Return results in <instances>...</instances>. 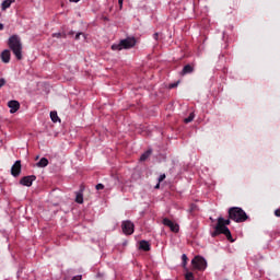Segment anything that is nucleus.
<instances>
[{
    "instance_id": "cd10ccee",
    "label": "nucleus",
    "mask_w": 280,
    "mask_h": 280,
    "mask_svg": "<svg viewBox=\"0 0 280 280\" xmlns=\"http://www.w3.org/2000/svg\"><path fill=\"white\" fill-rule=\"evenodd\" d=\"M72 280H82V276H74Z\"/></svg>"
},
{
    "instance_id": "412c9836",
    "label": "nucleus",
    "mask_w": 280,
    "mask_h": 280,
    "mask_svg": "<svg viewBox=\"0 0 280 280\" xmlns=\"http://www.w3.org/2000/svg\"><path fill=\"white\" fill-rule=\"evenodd\" d=\"M185 279H186V280H194V273H192V272H187V273L185 275Z\"/></svg>"
},
{
    "instance_id": "393cba45",
    "label": "nucleus",
    "mask_w": 280,
    "mask_h": 280,
    "mask_svg": "<svg viewBox=\"0 0 280 280\" xmlns=\"http://www.w3.org/2000/svg\"><path fill=\"white\" fill-rule=\"evenodd\" d=\"M80 36H84V34H83V33H78V34L75 35V40H80Z\"/></svg>"
},
{
    "instance_id": "6e6552de",
    "label": "nucleus",
    "mask_w": 280,
    "mask_h": 280,
    "mask_svg": "<svg viewBox=\"0 0 280 280\" xmlns=\"http://www.w3.org/2000/svg\"><path fill=\"white\" fill-rule=\"evenodd\" d=\"M34 180H36V175L24 176L20 179V185H23V187H32Z\"/></svg>"
},
{
    "instance_id": "c85d7f7f",
    "label": "nucleus",
    "mask_w": 280,
    "mask_h": 280,
    "mask_svg": "<svg viewBox=\"0 0 280 280\" xmlns=\"http://www.w3.org/2000/svg\"><path fill=\"white\" fill-rule=\"evenodd\" d=\"M153 38H154V40H159V33H154Z\"/></svg>"
},
{
    "instance_id": "a211bd4d",
    "label": "nucleus",
    "mask_w": 280,
    "mask_h": 280,
    "mask_svg": "<svg viewBox=\"0 0 280 280\" xmlns=\"http://www.w3.org/2000/svg\"><path fill=\"white\" fill-rule=\"evenodd\" d=\"M75 202H78V205H82L84 202V196L82 195V192L77 194Z\"/></svg>"
},
{
    "instance_id": "f03ea898",
    "label": "nucleus",
    "mask_w": 280,
    "mask_h": 280,
    "mask_svg": "<svg viewBox=\"0 0 280 280\" xmlns=\"http://www.w3.org/2000/svg\"><path fill=\"white\" fill-rule=\"evenodd\" d=\"M8 46L15 56L16 60H23V43L19 35L9 37Z\"/></svg>"
},
{
    "instance_id": "b1692460",
    "label": "nucleus",
    "mask_w": 280,
    "mask_h": 280,
    "mask_svg": "<svg viewBox=\"0 0 280 280\" xmlns=\"http://www.w3.org/2000/svg\"><path fill=\"white\" fill-rule=\"evenodd\" d=\"M5 86V79H0V89Z\"/></svg>"
},
{
    "instance_id": "c756f323",
    "label": "nucleus",
    "mask_w": 280,
    "mask_h": 280,
    "mask_svg": "<svg viewBox=\"0 0 280 280\" xmlns=\"http://www.w3.org/2000/svg\"><path fill=\"white\" fill-rule=\"evenodd\" d=\"M118 4L120 5V8H124V0H118Z\"/></svg>"
},
{
    "instance_id": "aec40b11",
    "label": "nucleus",
    "mask_w": 280,
    "mask_h": 280,
    "mask_svg": "<svg viewBox=\"0 0 280 280\" xmlns=\"http://www.w3.org/2000/svg\"><path fill=\"white\" fill-rule=\"evenodd\" d=\"M54 38H67V34L65 33H55L52 34Z\"/></svg>"
},
{
    "instance_id": "1a4fd4ad",
    "label": "nucleus",
    "mask_w": 280,
    "mask_h": 280,
    "mask_svg": "<svg viewBox=\"0 0 280 280\" xmlns=\"http://www.w3.org/2000/svg\"><path fill=\"white\" fill-rule=\"evenodd\" d=\"M162 224H164V226H168V229L173 232V233H178V231H180V228L178 226V224L173 223L172 220L164 218L162 221Z\"/></svg>"
},
{
    "instance_id": "7ed1b4c3",
    "label": "nucleus",
    "mask_w": 280,
    "mask_h": 280,
    "mask_svg": "<svg viewBox=\"0 0 280 280\" xmlns=\"http://www.w3.org/2000/svg\"><path fill=\"white\" fill-rule=\"evenodd\" d=\"M229 218L234 222L242 223L248 220V214L240 207H233L229 209Z\"/></svg>"
},
{
    "instance_id": "f704fd0d",
    "label": "nucleus",
    "mask_w": 280,
    "mask_h": 280,
    "mask_svg": "<svg viewBox=\"0 0 280 280\" xmlns=\"http://www.w3.org/2000/svg\"><path fill=\"white\" fill-rule=\"evenodd\" d=\"M174 86H176V84H174V85H171V89H174Z\"/></svg>"
},
{
    "instance_id": "2f4dec72",
    "label": "nucleus",
    "mask_w": 280,
    "mask_h": 280,
    "mask_svg": "<svg viewBox=\"0 0 280 280\" xmlns=\"http://www.w3.org/2000/svg\"><path fill=\"white\" fill-rule=\"evenodd\" d=\"M154 188L155 189H161V183H158Z\"/></svg>"
},
{
    "instance_id": "4be33fe9",
    "label": "nucleus",
    "mask_w": 280,
    "mask_h": 280,
    "mask_svg": "<svg viewBox=\"0 0 280 280\" xmlns=\"http://www.w3.org/2000/svg\"><path fill=\"white\" fill-rule=\"evenodd\" d=\"M182 260H183V266H186V265H187V261H188V258H187V255H186V254H183V255H182Z\"/></svg>"
},
{
    "instance_id": "473e14b6",
    "label": "nucleus",
    "mask_w": 280,
    "mask_h": 280,
    "mask_svg": "<svg viewBox=\"0 0 280 280\" xmlns=\"http://www.w3.org/2000/svg\"><path fill=\"white\" fill-rule=\"evenodd\" d=\"M70 1V3H78V1H80V0H69Z\"/></svg>"
},
{
    "instance_id": "f257e3e1",
    "label": "nucleus",
    "mask_w": 280,
    "mask_h": 280,
    "mask_svg": "<svg viewBox=\"0 0 280 280\" xmlns=\"http://www.w3.org/2000/svg\"><path fill=\"white\" fill-rule=\"evenodd\" d=\"M229 224H231V220H229V219L225 220L224 218L220 217L218 219L215 230L212 233V237H217V235H225V237L229 242H234L233 236L231 235V230H229L226 228V226H229Z\"/></svg>"
},
{
    "instance_id": "ddd939ff",
    "label": "nucleus",
    "mask_w": 280,
    "mask_h": 280,
    "mask_svg": "<svg viewBox=\"0 0 280 280\" xmlns=\"http://www.w3.org/2000/svg\"><path fill=\"white\" fill-rule=\"evenodd\" d=\"M140 249L144 250L145 253H148V250H150V243L148 241H140Z\"/></svg>"
},
{
    "instance_id": "f8f14e48",
    "label": "nucleus",
    "mask_w": 280,
    "mask_h": 280,
    "mask_svg": "<svg viewBox=\"0 0 280 280\" xmlns=\"http://www.w3.org/2000/svg\"><path fill=\"white\" fill-rule=\"evenodd\" d=\"M189 73H194V66L186 65L182 70V75H188Z\"/></svg>"
},
{
    "instance_id": "6ab92c4d",
    "label": "nucleus",
    "mask_w": 280,
    "mask_h": 280,
    "mask_svg": "<svg viewBox=\"0 0 280 280\" xmlns=\"http://www.w3.org/2000/svg\"><path fill=\"white\" fill-rule=\"evenodd\" d=\"M195 117H196V114L190 113L189 116L184 119V124H191V121H194Z\"/></svg>"
},
{
    "instance_id": "9b49d317",
    "label": "nucleus",
    "mask_w": 280,
    "mask_h": 280,
    "mask_svg": "<svg viewBox=\"0 0 280 280\" xmlns=\"http://www.w3.org/2000/svg\"><path fill=\"white\" fill-rule=\"evenodd\" d=\"M10 58H11V54L10 50L5 49L1 52V60L2 62H4L5 65H8V62H10Z\"/></svg>"
},
{
    "instance_id": "7c9ffc66",
    "label": "nucleus",
    "mask_w": 280,
    "mask_h": 280,
    "mask_svg": "<svg viewBox=\"0 0 280 280\" xmlns=\"http://www.w3.org/2000/svg\"><path fill=\"white\" fill-rule=\"evenodd\" d=\"M190 211H196V205L190 206Z\"/></svg>"
},
{
    "instance_id": "39448f33",
    "label": "nucleus",
    "mask_w": 280,
    "mask_h": 280,
    "mask_svg": "<svg viewBox=\"0 0 280 280\" xmlns=\"http://www.w3.org/2000/svg\"><path fill=\"white\" fill-rule=\"evenodd\" d=\"M191 265L196 270H206L207 260L203 257L197 256L191 260Z\"/></svg>"
},
{
    "instance_id": "4468645a",
    "label": "nucleus",
    "mask_w": 280,
    "mask_h": 280,
    "mask_svg": "<svg viewBox=\"0 0 280 280\" xmlns=\"http://www.w3.org/2000/svg\"><path fill=\"white\" fill-rule=\"evenodd\" d=\"M14 1L16 0H4L1 4V8L3 11L8 10V8H10V5H12V3H14Z\"/></svg>"
},
{
    "instance_id": "20e7f679",
    "label": "nucleus",
    "mask_w": 280,
    "mask_h": 280,
    "mask_svg": "<svg viewBox=\"0 0 280 280\" xmlns=\"http://www.w3.org/2000/svg\"><path fill=\"white\" fill-rule=\"evenodd\" d=\"M137 45V39L135 37H127L121 39L119 44H113V51H121V49H132Z\"/></svg>"
},
{
    "instance_id": "9d476101",
    "label": "nucleus",
    "mask_w": 280,
    "mask_h": 280,
    "mask_svg": "<svg viewBox=\"0 0 280 280\" xmlns=\"http://www.w3.org/2000/svg\"><path fill=\"white\" fill-rule=\"evenodd\" d=\"M8 106L10 108V113L14 114L19 108H21V103H19V101H10Z\"/></svg>"
},
{
    "instance_id": "0eeeda50",
    "label": "nucleus",
    "mask_w": 280,
    "mask_h": 280,
    "mask_svg": "<svg viewBox=\"0 0 280 280\" xmlns=\"http://www.w3.org/2000/svg\"><path fill=\"white\" fill-rule=\"evenodd\" d=\"M21 170H22L21 160H18L11 167V175L14 178H19V176H21Z\"/></svg>"
},
{
    "instance_id": "f3484780",
    "label": "nucleus",
    "mask_w": 280,
    "mask_h": 280,
    "mask_svg": "<svg viewBox=\"0 0 280 280\" xmlns=\"http://www.w3.org/2000/svg\"><path fill=\"white\" fill-rule=\"evenodd\" d=\"M152 154V150H148L147 152H144L141 156H140V161H148V159H150V155Z\"/></svg>"
},
{
    "instance_id": "5701e85b",
    "label": "nucleus",
    "mask_w": 280,
    "mask_h": 280,
    "mask_svg": "<svg viewBox=\"0 0 280 280\" xmlns=\"http://www.w3.org/2000/svg\"><path fill=\"white\" fill-rule=\"evenodd\" d=\"M165 178H166L165 174L160 175L159 183H163V180H165Z\"/></svg>"
},
{
    "instance_id": "2eb2a0df",
    "label": "nucleus",
    "mask_w": 280,
    "mask_h": 280,
    "mask_svg": "<svg viewBox=\"0 0 280 280\" xmlns=\"http://www.w3.org/2000/svg\"><path fill=\"white\" fill-rule=\"evenodd\" d=\"M47 165H49V160L46 158H42L37 163V167H47Z\"/></svg>"
},
{
    "instance_id": "423d86ee",
    "label": "nucleus",
    "mask_w": 280,
    "mask_h": 280,
    "mask_svg": "<svg viewBox=\"0 0 280 280\" xmlns=\"http://www.w3.org/2000/svg\"><path fill=\"white\" fill-rule=\"evenodd\" d=\"M121 229L125 235H132V233H135V223L131 221H122Z\"/></svg>"
},
{
    "instance_id": "bb28decb",
    "label": "nucleus",
    "mask_w": 280,
    "mask_h": 280,
    "mask_svg": "<svg viewBox=\"0 0 280 280\" xmlns=\"http://www.w3.org/2000/svg\"><path fill=\"white\" fill-rule=\"evenodd\" d=\"M96 189H97V190H100V189H104L103 184H97V185H96Z\"/></svg>"
},
{
    "instance_id": "dca6fc26",
    "label": "nucleus",
    "mask_w": 280,
    "mask_h": 280,
    "mask_svg": "<svg viewBox=\"0 0 280 280\" xmlns=\"http://www.w3.org/2000/svg\"><path fill=\"white\" fill-rule=\"evenodd\" d=\"M50 119L54 124L60 121V117H58V112H50Z\"/></svg>"
},
{
    "instance_id": "a878e982",
    "label": "nucleus",
    "mask_w": 280,
    "mask_h": 280,
    "mask_svg": "<svg viewBox=\"0 0 280 280\" xmlns=\"http://www.w3.org/2000/svg\"><path fill=\"white\" fill-rule=\"evenodd\" d=\"M275 217H276V218H280V209H277V210L275 211Z\"/></svg>"
},
{
    "instance_id": "72a5a7b5",
    "label": "nucleus",
    "mask_w": 280,
    "mask_h": 280,
    "mask_svg": "<svg viewBox=\"0 0 280 280\" xmlns=\"http://www.w3.org/2000/svg\"><path fill=\"white\" fill-rule=\"evenodd\" d=\"M3 30V24L2 23H0V31H2Z\"/></svg>"
}]
</instances>
